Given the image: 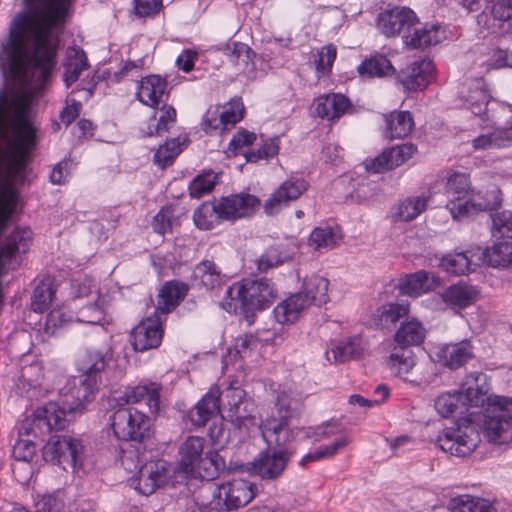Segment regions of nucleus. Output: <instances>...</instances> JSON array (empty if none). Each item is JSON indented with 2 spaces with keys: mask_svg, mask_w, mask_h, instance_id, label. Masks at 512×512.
Listing matches in <instances>:
<instances>
[{
  "mask_svg": "<svg viewBox=\"0 0 512 512\" xmlns=\"http://www.w3.org/2000/svg\"><path fill=\"white\" fill-rule=\"evenodd\" d=\"M23 1L31 7L44 0ZM70 6L71 0H49L40 14L24 17L10 26L2 54L13 79L24 80L29 68L40 70L43 80L50 76L57 55L51 32L66 21Z\"/></svg>",
  "mask_w": 512,
  "mask_h": 512,
  "instance_id": "1",
  "label": "nucleus"
},
{
  "mask_svg": "<svg viewBox=\"0 0 512 512\" xmlns=\"http://www.w3.org/2000/svg\"><path fill=\"white\" fill-rule=\"evenodd\" d=\"M301 413V403L292 392L281 391L275 401V412L263 419L259 429L268 448L253 460L250 473L263 480L279 478L294 452L284 446L294 439L289 423Z\"/></svg>",
  "mask_w": 512,
  "mask_h": 512,
  "instance_id": "2",
  "label": "nucleus"
},
{
  "mask_svg": "<svg viewBox=\"0 0 512 512\" xmlns=\"http://www.w3.org/2000/svg\"><path fill=\"white\" fill-rule=\"evenodd\" d=\"M277 296L278 290L271 279L243 278L227 289L223 308L232 315H242L249 319L257 312L267 310Z\"/></svg>",
  "mask_w": 512,
  "mask_h": 512,
  "instance_id": "3",
  "label": "nucleus"
},
{
  "mask_svg": "<svg viewBox=\"0 0 512 512\" xmlns=\"http://www.w3.org/2000/svg\"><path fill=\"white\" fill-rule=\"evenodd\" d=\"M22 105L16 109V121L12 140L8 144L5 181L9 186L23 185L27 177V165L36 145V130L26 121Z\"/></svg>",
  "mask_w": 512,
  "mask_h": 512,
  "instance_id": "4",
  "label": "nucleus"
},
{
  "mask_svg": "<svg viewBox=\"0 0 512 512\" xmlns=\"http://www.w3.org/2000/svg\"><path fill=\"white\" fill-rule=\"evenodd\" d=\"M206 440L200 436H189L179 446V467L187 474L198 473L212 480L225 469V461L217 451L204 452Z\"/></svg>",
  "mask_w": 512,
  "mask_h": 512,
  "instance_id": "5",
  "label": "nucleus"
},
{
  "mask_svg": "<svg viewBox=\"0 0 512 512\" xmlns=\"http://www.w3.org/2000/svg\"><path fill=\"white\" fill-rule=\"evenodd\" d=\"M109 426L116 440L142 444L153 434V420L135 407L117 406L109 416Z\"/></svg>",
  "mask_w": 512,
  "mask_h": 512,
  "instance_id": "6",
  "label": "nucleus"
},
{
  "mask_svg": "<svg viewBox=\"0 0 512 512\" xmlns=\"http://www.w3.org/2000/svg\"><path fill=\"white\" fill-rule=\"evenodd\" d=\"M481 428L490 443L502 445L512 442V399L495 395L485 409Z\"/></svg>",
  "mask_w": 512,
  "mask_h": 512,
  "instance_id": "7",
  "label": "nucleus"
},
{
  "mask_svg": "<svg viewBox=\"0 0 512 512\" xmlns=\"http://www.w3.org/2000/svg\"><path fill=\"white\" fill-rule=\"evenodd\" d=\"M84 446L78 439L69 436H52L43 447V458L61 466L64 470H76L83 465Z\"/></svg>",
  "mask_w": 512,
  "mask_h": 512,
  "instance_id": "8",
  "label": "nucleus"
},
{
  "mask_svg": "<svg viewBox=\"0 0 512 512\" xmlns=\"http://www.w3.org/2000/svg\"><path fill=\"white\" fill-rule=\"evenodd\" d=\"M480 441L478 430L470 423L447 427L443 429L437 439L441 450L457 457L470 455Z\"/></svg>",
  "mask_w": 512,
  "mask_h": 512,
  "instance_id": "9",
  "label": "nucleus"
},
{
  "mask_svg": "<svg viewBox=\"0 0 512 512\" xmlns=\"http://www.w3.org/2000/svg\"><path fill=\"white\" fill-rule=\"evenodd\" d=\"M419 22V17L410 7L396 5L378 13L375 27L385 38H395L409 33Z\"/></svg>",
  "mask_w": 512,
  "mask_h": 512,
  "instance_id": "10",
  "label": "nucleus"
},
{
  "mask_svg": "<svg viewBox=\"0 0 512 512\" xmlns=\"http://www.w3.org/2000/svg\"><path fill=\"white\" fill-rule=\"evenodd\" d=\"M173 474V466L164 459L150 460L144 463L136 476L131 479L133 486L140 494L149 496L157 489L164 487Z\"/></svg>",
  "mask_w": 512,
  "mask_h": 512,
  "instance_id": "11",
  "label": "nucleus"
},
{
  "mask_svg": "<svg viewBox=\"0 0 512 512\" xmlns=\"http://www.w3.org/2000/svg\"><path fill=\"white\" fill-rule=\"evenodd\" d=\"M308 188L309 182L304 177L291 175L264 202V212L267 215L277 214L283 207L303 195Z\"/></svg>",
  "mask_w": 512,
  "mask_h": 512,
  "instance_id": "12",
  "label": "nucleus"
},
{
  "mask_svg": "<svg viewBox=\"0 0 512 512\" xmlns=\"http://www.w3.org/2000/svg\"><path fill=\"white\" fill-rule=\"evenodd\" d=\"M99 383L93 377L85 378L82 375L69 380L63 388V396L68 409L76 413H82L85 405L95 399V395L99 390Z\"/></svg>",
  "mask_w": 512,
  "mask_h": 512,
  "instance_id": "13",
  "label": "nucleus"
},
{
  "mask_svg": "<svg viewBox=\"0 0 512 512\" xmlns=\"http://www.w3.org/2000/svg\"><path fill=\"white\" fill-rule=\"evenodd\" d=\"M75 414L68 409L65 399L61 404L50 401L35 410L33 423L38 429L45 428L47 433H51L65 429Z\"/></svg>",
  "mask_w": 512,
  "mask_h": 512,
  "instance_id": "14",
  "label": "nucleus"
},
{
  "mask_svg": "<svg viewBox=\"0 0 512 512\" xmlns=\"http://www.w3.org/2000/svg\"><path fill=\"white\" fill-rule=\"evenodd\" d=\"M162 385L153 381H142L138 385L127 386L122 395L115 399L117 406H127L145 402L151 413L160 409Z\"/></svg>",
  "mask_w": 512,
  "mask_h": 512,
  "instance_id": "15",
  "label": "nucleus"
},
{
  "mask_svg": "<svg viewBox=\"0 0 512 512\" xmlns=\"http://www.w3.org/2000/svg\"><path fill=\"white\" fill-rule=\"evenodd\" d=\"M417 152V146L413 143H403L384 150L380 155L367 160L365 169L369 173H381L394 169L412 158Z\"/></svg>",
  "mask_w": 512,
  "mask_h": 512,
  "instance_id": "16",
  "label": "nucleus"
},
{
  "mask_svg": "<svg viewBox=\"0 0 512 512\" xmlns=\"http://www.w3.org/2000/svg\"><path fill=\"white\" fill-rule=\"evenodd\" d=\"M218 497H221L230 511L246 506L256 496V487L245 479H233L217 486Z\"/></svg>",
  "mask_w": 512,
  "mask_h": 512,
  "instance_id": "17",
  "label": "nucleus"
},
{
  "mask_svg": "<svg viewBox=\"0 0 512 512\" xmlns=\"http://www.w3.org/2000/svg\"><path fill=\"white\" fill-rule=\"evenodd\" d=\"M435 66L431 59L422 58L416 60L399 73V81L408 91L425 89L434 79Z\"/></svg>",
  "mask_w": 512,
  "mask_h": 512,
  "instance_id": "18",
  "label": "nucleus"
},
{
  "mask_svg": "<svg viewBox=\"0 0 512 512\" xmlns=\"http://www.w3.org/2000/svg\"><path fill=\"white\" fill-rule=\"evenodd\" d=\"M260 199L250 193H237L220 199V211L227 221L251 217L259 209Z\"/></svg>",
  "mask_w": 512,
  "mask_h": 512,
  "instance_id": "19",
  "label": "nucleus"
},
{
  "mask_svg": "<svg viewBox=\"0 0 512 512\" xmlns=\"http://www.w3.org/2000/svg\"><path fill=\"white\" fill-rule=\"evenodd\" d=\"M461 401L464 408L480 407L487 403V407L491 404L494 396H488V385L486 383V375L482 372H470L466 375L462 385Z\"/></svg>",
  "mask_w": 512,
  "mask_h": 512,
  "instance_id": "20",
  "label": "nucleus"
},
{
  "mask_svg": "<svg viewBox=\"0 0 512 512\" xmlns=\"http://www.w3.org/2000/svg\"><path fill=\"white\" fill-rule=\"evenodd\" d=\"M437 362L450 369L458 370L475 357L473 345L467 341L444 344L435 352Z\"/></svg>",
  "mask_w": 512,
  "mask_h": 512,
  "instance_id": "21",
  "label": "nucleus"
},
{
  "mask_svg": "<svg viewBox=\"0 0 512 512\" xmlns=\"http://www.w3.org/2000/svg\"><path fill=\"white\" fill-rule=\"evenodd\" d=\"M168 82L166 78L151 74L141 78L136 89V98L143 104L152 108L157 107L165 96H168Z\"/></svg>",
  "mask_w": 512,
  "mask_h": 512,
  "instance_id": "22",
  "label": "nucleus"
},
{
  "mask_svg": "<svg viewBox=\"0 0 512 512\" xmlns=\"http://www.w3.org/2000/svg\"><path fill=\"white\" fill-rule=\"evenodd\" d=\"M402 36L403 44L409 49H423L437 45L446 39V30L440 24L425 23Z\"/></svg>",
  "mask_w": 512,
  "mask_h": 512,
  "instance_id": "23",
  "label": "nucleus"
},
{
  "mask_svg": "<svg viewBox=\"0 0 512 512\" xmlns=\"http://www.w3.org/2000/svg\"><path fill=\"white\" fill-rule=\"evenodd\" d=\"M221 391L218 386H212L208 392L189 411L188 418L193 426L203 427L220 412Z\"/></svg>",
  "mask_w": 512,
  "mask_h": 512,
  "instance_id": "24",
  "label": "nucleus"
},
{
  "mask_svg": "<svg viewBox=\"0 0 512 512\" xmlns=\"http://www.w3.org/2000/svg\"><path fill=\"white\" fill-rule=\"evenodd\" d=\"M189 292V285L180 280L166 281L157 295L156 313L173 312Z\"/></svg>",
  "mask_w": 512,
  "mask_h": 512,
  "instance_id": "25",
  "label": "nucleus"
},
{
  "mask_svg": "<svg viewBox=\"0 0 512 512\" xmlns=\"http://www.w3.org/2000/svg\"><path fill=\"white\" fill-rule=\"evenodd\" d=\"M351 107L349 98L340 93L321 95L314 100L315 115L331 121L341 118Z\"/></svg>",
  "mask_w": 512,
  "mask_h": 512,
  "instance_id": "26",
  "label": "nucleus"
},
{
  "mask_svg": "<svg viewBox=\"0 0 512 512\" xmlns=\"http://www.w3.org/2000/svg\"><path fill=\"white\" fill-rule=\"evenodd\" d=\"M153 323L146 325V322H138L132 329L130 338L135 351L144 352L160 346L164 333L162 322Z\"/></svg>",
  "mask_w": 512,
  "mask_h": 512,
  "instance_id": "27",
  "label": "nucleus"
},
{
  "mask_svg": "<svg viewBox=\"0 0 512 512\" xmlns=\"http://www.w3.org/2000/svg\"><path fill=\"white\" fill-rule=\"evenodd\" d=\"M439 279L433 274L420 270L407 274L399 280L398 288L401 294L418 297L435 289Z\"/></svg>",
  "mask_w": 512,
  "mask_h": 512,
  "instance_id": "28",
  "label": "nucleus"
},
{
  "mask_svg": "<svg viewBox=\"0 0 512 512\" xmlns=\"http://www.w3.org/2000/svg\"><path fill=\"white\" fill-rule=\"evenodd\" d=\"M108 363L107 353L98 349L81 350L76 357L75 365L82 376L85 378H94L101 381V372Z\"/></svg>",
  "mask_w": 512,
  "mask_h": 512,
  "instance_id": "29",
  "label": "nucleus"
},
{
  "mask_svg": "<svg viewBox=\"0 0 512 512\" xmlns=\"http://www.w3.org/2000/svg\"><path fill=\"white\" fill-rule=\"evenodd\" d=\"M224 397L226 399V417L235 426L241 428L246 426L252 417L247 413L246 404L243 402L245 391L241 388L229 387L226 389Z\"/></svg>",
  "mask_w": 512,
  "mask_h": 512,
  "instance_id": "30",
  "label": "nucleus"
},
{
  "mask_svg": "<svg viewBox=\"0 0 512 512\" xmlns=\"http://www.w3.org/2000/svg\"><path fill=\"white\" fill-rule=\"evenodd\" d=\"M385 136L389 139H401L408 136L414 128V120L409 111L394 110L384 115Z\"/></svg>",
  "mask_w": 512,
  "mask_h": 512,
  "instance_id": "31",
  "label": "nucleus"
},
{
  "mask_svg": "<svg viewBox=\"0 0 512 512\" xmlns=\"http://www.w3.org/2000/svg\"><path fill=\"white\" fill-rule=\"evenodd\" d=\"M309 308V300L303 293H294L279 302L272 310L274 320H297Z\"/></svg>",
  "mask_w": 512,
  "mask_h": 512,
  "instance_id": "32",
  "label": "nucleus"
},
{
  "mask_svg": "<svg viewBox=\"0 0 512 512\" xmlns=\"http://www.w3.org/2000/svg\"><path fill=\"white\" fill-rule=\"evenodd\" d=\"M478 296V290L465 283H458L449 286L442 293L445 304L452 309H464L472 305Z\"/></svg>",
  "mask_w": 512,
  "mask_h": 512,
  "instance_id": "33",
  "label": "nucleus"
},
{
  "mask_svg": "<svg viewBox=\"0 0 512 512\" xmlns=\"http://www.w3.org/2000/svg\"><path fill=\"white\" fill-rule=\"evenodd\" d=\"M386 365L392 374L407 380L416 365L415 353L404 347H394L386 360Z\"/></svg>",
  "mask_w": 512,
  "mask_h": 512,
  "instance_id": "34",
  "label": "nucleus"
},
{
  "mask_svg": "<svg viewBox=\"0 0 512 512\" xmlns=\"http://www.w3.org/2000/svg\"><path fill=\"white\" fill-rule=\"evenodd\" d=\"M33 240L32 230L28 227H16L0 247V257L12 258L17 252L26 253Z\"/></svg>",
  "mask_w": 512,
  "mask_h": 512,
  "instance_id": "35",
  "label": "nucleus"
},
{
  "mask_svg": "<svg viewBox=\"0 0 512 512\" xmlns=\"http://www.w3.org/2000/svg\"><path fill=\"white\" fill-rule=\"evenodd\" d=\"M512 131L506 130L505 127L493 129L488 133H483L475 137L472 141L474 151H488L494 149L505 148L512 143Z\"/></svg>",
  "mask_w": 512,
  "mask_h": 512,
  "instance_id": "36",
  "label": "nucleus"
},
{
  "mask_svg": "<svg viewBox=\"0 0 512 512\" xmlns=\"http://www.w3.org/2000/svg\"><path fill=\"white\" fill-rule=\"evenodd\" d=\"M220 200L203 202L193 213V221L200 230H212L222 221H227L220 211Z\"/></svg>",
  "mask_w": 512,
  "mask_h": 512,
  "instance_id": "37",
  "label": "nucleus"
},
{
  "mask_svg": "<svg viewBox=\"0 0 512 512\" xmlns=\"http://www.w3.org/2000/svg\"><path fill=\"white\" fill-rule=\"evenodd\" d=\"M491 96L489 91L485 88L482 81H476L470 87L468 93L463 96V107L470 110L475 116H480L482 119L487 120L486 111Z\"/></svg>",
  "mask_w": 512,
  "mask_h": 512,
  "instance_id": "38",
  "label": "nucleus"
},
{
  "mask_svg": "<svg viewBox=\"0 0 512 512\" xmlns=\"http://www.w3.org/2000/svg\"><path fill=\"white\" fill-rule=\"evenodd\" d=\"M56 285L53 277L44 276L36 285L31 297V310L36 313L47 311L56 294Z\"/></svg>",
  "mask_w": 512,
  "mask_h": 512,
  "instance_id": "39",
  "label": "nucleus"
},
{
  "mask_svg": "<svg viewBox=\"0 0 512 512\" xmlns=\"http://www.w3.org/2000/svg\"><path fill=\"white\" fill-rule=\"evenodd\" d=\"M193 276L206 290H214L224 284V274L212 260H202L194 269Z\"/></svg>",
  "mask_w": 512,
  "mask_h": 512,
  "instance_id": "40",
  "label": "nucleus"
},
{
  "mask_svg": "<svg viewBox=\"0 0 512 512\" xmlns=\"http://www.w3.org/2000/svg\"><path fill=\"white\" fill-rule=\"evenodd\" d=\"M431 196V193H428L403 199L395 208V216L398 220L406 222L416 219L426 211Z\"/></svg>",
  "mask_w": 512,
  "mask_h": 512,
  "instance_id": "41",
  "label": "nucleus"
},
{
  "mask_svg": "<svg viewBox=\"0 0 512 512\" xmlns=\"http://www.w3.org/2000/svg\"><path fill=\"white\" fill-rule=\"evenodd\" d=\"M358 73L370 78H382L395 73V68L391 61L381 53H375L365 58L357 68Z\"/></svg>",
  "mask_w": 512,
  "mask_h": 512,
  "instance_id": "42",
  "label": "nucleus"
},
{
  "mask_svg": "<svg viewBox=\"0 0 512 512\" xmlns=\"http://www.w3.org/2000/svg\"><path fill=\"white\" fill-rule=\"evenodd\" d=\"M329 280L323 276L313 274L307 277L303 283V293L311 304L322 305L329 301L328 295Z\"/></svg>",
  "mask_w": 512,
  "mask_h": 512,
  "instance_id": "43",
  "label": "nucleus"
},
{
  "mask_svg": "<svg viewBox=\"0 0 512 512\" xmlns=\"http://www.w3.org/2000/svg\"><path fill=\"white\" fill-rule=\"evenodd\" d=\"M426 330L422 326V322H401L394 335V340L398 347L407 349L409 346H417L423 343Z\"/></svg>",
  "mask_w": 512,
  "mask_h": 512,
  "instance_id": "44",
  "label": "nucleus"
},
{
  "mask_svg": "<svg viewBox=\"0 0 512 512\" xmlns=\"http://www.w3.org/2000/svg\"><path fill=\"white\" fill-rule=\"evenodd\" d=\"M484 259L494 268H509L512 266V242L501 241L494 243L483 251Z\"/></svg>",
  "mask_w": 512,
  "mask_h": 512,
  "instance_id": "45",
  "label": "nucleus"
},
{
  "mask_svg": "<svg viewBox=\"0 0 512 512\" xmlns=\"http://www.w3.org/2000/svg\"><path fill=\"white\" fill-rule=\"evenodd\" d=\"M451 512H494L493 505L486 499L470 495H459L449 503Z\"/></svg>",
  "mask_w": 512,
  "mask_h": 512,
  "instance_id": "46",
  "label": "nucleus"
},
{
  "mask_svg": "<svg viewBox=\"0 0 512 512\" xmlns=\"http://www.w3.org/2000/svg\"><path fill=\"white\" fill-rule=\"evenodd\" d=\"M18 105L23 106L25 119L26 121H29L27 103L21 99H13L10 101L6 92H0V134H6L8 131L11 111H13L12 130L14 129L16 121V109Z\"/></svg>",
  "mask_w": 512,
  "mask_h": 512,
  "instance_id": "47",
  "label": "nucleus"
},
{
  "mask_svg": "<svg viewBox=\"0 0 512 512\" xmlns=\"http://www.w3.org/2000/svg\"><path fill=\"white\" fill-rule=\"evenodd\" d=\"M440 266L453 275H464L474 271L469 251L449 253L441 259Z\"/></svg>",
  "mask_w": 512,
  "mask_h": 512,
  "instance_id": "48",
  "label": "nucleus"
},
{
  "mask_svg": "<svg viewBox=\"0 0 512 512\" xmlns=\"http://www.w3.org/2000/svg\"><path fill=\"white\" fill-rule=\"evenodd\" d=\"M446 208L454 220L463 221L472 215L485 210L486 205L483 203H476L466 198H451L448 199Z\"/></svg>",
  "mask_w": 512,
  "mask_h": 512,
  "instance_id": "49",
  "label": "nucleus"
},
{
  "mask_svg": "<svg viewBox=\"0 0 512 512\" xmlns=\"http://www.w3.org/2000/svg\"><path fill=\"white\" fill-rule=\"evenodd\" d=\"M444 190L448 199L467 198L471 191L469 174L459 171L449 173Z\"/></svg>",
  "mask_w": 512,
  "mask_h": 512,
  "instance_id": "50",
  "label": "nucleus"
},
{
  "mask_svg": "<svg viewBox=\"0 0 512 512\" xmlns=\"http://www.w3.org/2000/svg\"><path fill=\"white\" fill-rule=\"evenodd\" d=\"M177 112L171 105L164 104L160 109L159 118H153V122L148 125L147 131L144 132V136H160L168 132L169 129L176 123Z\"/></svg>",
  "mask_w": 512,
  "mask_h": 512,
  "instance_id": "51",
  "label": "nucleus"
},
{
  "mask_svg": "<svg viewBox=\"0 0 512 512\" xmlns=\"http://www.w3.org/2000/svg\"><path fill=\"white\" fill-rule=\"evenodd\" d=\"M340 239L338 229L331 226L316 227L309 236V245L315 250L332 249Z\"/></svg>",
  "mask_w": 512,
  "mask_h": 512,
  "instance_id": "52",
  "label": "nucleus"
},
{
  "mask_svg": "<svg viewBox=\"0 0 512 512\" xmlns=\"http://www.w3.org/2000/svg\"><path fill=\"white\" fill-rule=\"evenodd\" d=\"M362 339L359 336L349 338L347 341L338 343L331 352L337 363H344L352 358L363 354Z\"/></svg>",
  "mask_w": 512,
  "mask_h": 512,
  "instance_id": "53",
  "label": "nucleus"
},
{
  "mask_svg": "<svg viewBox=\"0 0 512 512\" xmlns=\"http://www.w3.org/2000/svg\"><path fill=\"white\" fill-rule=\"evenodd\" d=\"M288 259L289 256L280 246H270L257 259V271L267 273L270 269L282 266Z\"/></svg>",
  "mask_w": 512,
  "mask_h": 512,
  "instance_id": "54",
  "label": "nucleus"
},
{
  "mask_svg": "<svg viewBox=\"0 0 512 512\" xmlns=\"http://www.w3.org/2000/svg\"><path fill=\"white\" fill-rule=\"evenodd\" d=\"M182 152L181 143L173 138L165 141L154 154V162L161 168L172 165L178 155Z\"/></svg>",
  "mask_w": 512,
  "mask_h": 512,
  "instance_id": "55",
  "label": "nucleus"
},
{
  "mask_svg": "<svg viewBox=\"0 0 512 512\" xmlns=\"http://www.w3.org/2000/svg\"><path fill=\"white\" fill-rule=\"evenodd\" d=\"M280 149V138L274 136L262 142L257 149H252L245 154L248 162L256 163L260 160H269L278 155Z\"/></svg>",
  "mask_w": 512,
  "mask_h": 512,
  "instance_id": "56",
  "label": "nucleus"
},
{
  "mask_svg": "<svg viewBox=\"0 0 512 512\" xmlns=\"http://www.w3.org/2000/svg\"><path fill=\"white\" fill-rule=\"evenodd\" d=\"M436 411L442 417H449L462 406L461 391L446 392L440 394L434 403Z\"/></svg>",
  "mask_w": 512,
  "mask_h": 512,
  "instance_id": "57",
  "label": "nucleus"
},
{
  "mask_svg": "<svg viewBox=\"0 0 512 512\" xmlns=\"http://www.w3.org/2000/svg\"><path fill=\"white\" fill-rule=\"evenodd\" d=\"M216 182L217 175L213 171L204 172L190 182L189 194L192 198H201L214 189Z\"/></svg>",
  "mask_w": 512,
  "mask_h": 512,
  "instance_id": "58",
  "label": "nucleus"
},
{
  "mask_svg": "<svg viewBox=\"0 0 512 512\" xmlns=\"http://www.w3.org/2000/svg\"><path fill=\"white\" fill-rule=\"evenodd\" d=\"M223 121L227 131L233 128L244 115V105L240 98L231 99L226 105L221 107Z\"/></svg>",
  "mask_w": 512,
  "mask_h": 512,
  "instance_id": "59",
  "label": "nucleus"
},
{
  "mask_svg": "<svg viewBox=\"0 0 512 512\" xmlns=\"http://www.w3.org/2000/svg\"><path fill=\"white\" fill-rule=\"evenodd\" d=\"M410 311L409 302L405 300H400L396 302H391L383 305L379 308L378 312L380 313L379 320H401L408 319Z\"/></svg>",
  "mask_w": 512,
  "mask_h": 512,
  "instance_id": "60",
  "label": "nucleus"
},
{
  "mask_svg": "<svg viewBox=\"0 0 512 512\" xmlns=\"http://www.w3.org/2000/svg\"><path fill=\"white\" fill-rule=\"evenodd\" d=\"M202 128L208 134L227 131L221 113V106L209 107L203 116Z\"/></svg>",
  "mask_w": 512,
  "mask_h": 512,
  "instance_id": "61",
  "label": "nucleus"
},
{
  "mask_svg": "<svg viewBox=\"0 0 512 512\" xmlns=\"http://www.w3.org/2000/svg\"><path fill=\"white\" fill-rule=\"evenodd\" d=\"M492 235L494 237L512 238V212L508 210L492 215Z\"/></svg>",
  "mask_w": 512,
  "mask_h": 512,
  "instance_id": "62",
  "label": "nucleus"
},
{
  "mask_svg": "<svg viewBox=\"0 0 512 512\" xmlns=\"http://www.w3.org/2000/svg\"><path fill=\"white\" fill-rule=\"evenodd\" d=\"M174 208L171 205L163 206L153 217L151 226L155 233L164 236L172 231Z\"/></svg>",
  "mask_w": 512,
  "mask_h": 512,
  "instance_id": "63",
  "label": "nucleus"
},
{
  "mask_svg": "<svg viewBox=\"0 0 512 512\" xmlns=\"http://www.w3.org/2000/svg\"><path fill=\"white\" fill-rule=\"evenodd\" d=\"M337 56V48L334 44H327L318 52L315 60L317 72L326 75L331 72Z\"/></svg>",
  "mask_w": 512,
  "mask_h": 512,
  "instance_id": "64",
  "label": "nucleus"
}]
</instances>
